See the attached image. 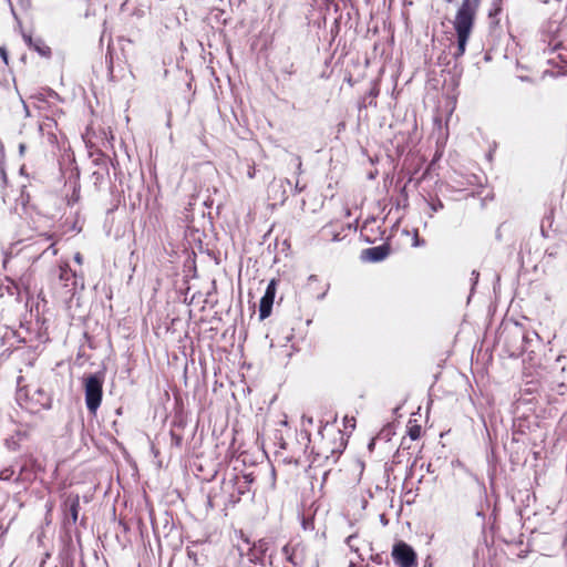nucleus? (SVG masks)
I'll use <instances>...</instances> for the list:
<instances>
[{
    "mask_svg": "<svg viewBox=\"0 0 567 567\" xmlns=\"http://www.w3.org/2000/svg\"><path fill=\"white\" fill-rule=\"evenodd\" d=\"M481 0H462L456 10L453 28L456 34V49L453 52L455 59L464 55L471 34L474 29Z\"/></svg>",
    "mask_w": 567,
    "mask_h": 567,
    "instance_id": "obj_1",
    "label": "nucleus"
},
{
    "mask_svg": "<svg viewBox=\"0 0 567 567\" xmlns=\"http://www.w3.org/2000/svg\"><path fill=\"white\" fill-rule=\"evenodd\" d=\"M346 449V442L341 430L334 426H323L319 431V439L311 445V453L318 461L336 462Z\"/></svg>",
    "mask_w": 567,
    "mask_h": 567,
    "instance_id": "obj_2",
    "label": "nucleus"
},
{
    "mask_svg": "<svg viewBox=\"0 0 567 567\" xmlns=\"http://www.w3.org/2000/svg\"><path fill=\"white\" fill-rule=\"evenodd\" d=\"M300 435L303 441L307 443L305 444H289L285 441L284 435L280 431H277L275 434V439L278 443L279 449L275 452V456L278 462H282L285 464H293L296 466L299 465V461L301 457V454L305 453L306 447L308 444L311 443L310 434L308 431H301Z\"/></svg>",
    "mask_w": 567,
    "mask_h": 567,
    "instance_id": "obj_3",
    "label": "nucleus"
},
{
    "mask_svg": "<svg viewBox=\"0 0 567 567\" xmlns=\"http://www.w3.org/2000/svg\"><path fill=\"white\" fill-rule=\"evenodd\" d=\"M542 42L544 44L542 50L545 53L557 52L560 61L567 63V24L558 25L555 31L544 33Z\"/></svg>",
    "mask_w": 567,
    "mask_h": 567,
    "instance_id": "obj_4",
    "label": "nucleus"
},
{
    "mask_svg": "<svg viewBox=\"0 0 567 567\" xmlns=\"http://www.w3.org/2000/svg\"><path fill=\"white\" fill-rule=\"evenodd\" d=\"M103 377L99 373L90 374L83 379L85 404L89 412L96 414L103 399Z\"/></svg>",
    "mask_w": 567,
    "mask_h": 567,
    "instance_id": "obj_5",
    "label": "nucleus"
},
{
    "mask_svg": "<svg viewBox=\"0 0 567 567\" xmlns=\"http://www.w3.org/2000/svg\"><path fill=\"white\" fill-rule=\"evenodd\" d=\"M285 557L284 567H306L309 561V551L302 543H288L282 548Z\"/></svg>",
    "mask_w": 567,
    "mask_h": 567,
    "instance_id": "obj_6",
    "label": "nucleus"
},
{
    "mask_svg": "<svg viewBox=\"0 0 567 567\" xmlns=\"http://www.w3.org/2000/svg\"><path fill=\"white\" fill-rule=\"evenodd\" d=\"M391 556L398 567H417L415 550L403 540H399L393 545Z\"/></svg>",
    "mask_w": 567,
    "mask_h": 567,
    "instance_id": "obj_7",
    "label": "nucleus"
},
{
    "mask_svg": "<svg viewBox=\"0 0 567 567\" xmlns=\"http://www.w3.org/2000/svg\"><path fill=\"white\" fill-rule=\"evenodd\" d=\"M22 395H24V399L21 405L30 412L35 413L50 408L51 398L45 391L41 389L35 390L31 396L29 395V391L27 389H20L19 400H22Z\"/></svg>",
    "mask_w": 567,
    "mask_h": 567,
    "instance_id": "obj_8",
    "label": "nucleus"
},
{
    "mask_svg": "<svg viewBox=\"0 0 567 567\" xmlns=\"http://www.w3.org/2000/svg\"><path fill=\"white\" fill-rule=\"evenodd\" d=\"M251 481L248 480V476H238L235 475L227 482H224L223 488L228 491L233 489L229 493V503L236 504L240 501L241 495L248 493L250 491Z\"/></svg>",
    "mask_w": 567,
    "mask_h": 567,
    "instance_id": "obj_9",
    "label": "nucleus"
},
{
    "mask_svg": "<svg viewBox=\"0 0 567 567\" xmlns=\"http://www.w3.org/2000/svg\"><path fill=\"white\" fill-rule=\"evenodd\" d=\"M352 231L350 225L341 223H330L323 227L322 234L327 240L342 241Z\"/></svg>",
    "mask_w": 567,
    "mask_h": 567,
    "instance_id": "obj_10",
    "label": "nucleus"
},
{
    "mask_svg": "<svg viewBox=\"0 0 567 567\" xmlns=\"http://www.w3.org/2000/svg\"><path fill=\"white\" fill-rule=\"evenodd\" d=\"M277 284H278L277 279H271L267 286L265 295L262 296V298L260 300L259 317L261 320L266 319L271 313V309H272V305H274V300H275V296H276V290H277Z\"/></svg>",
    "mask_w": 567,
    "mask_h": 567,
    "instance_id": "obj_11",
    "label": "nucleus"
},
{
    "mask_svg": "<svg viewBox=\"0 0 567 567\" xmlns=\"http://www.w3.org/2000/svg\"><path fill=\"white\" fill-rule=\"evenodd\" d=\"M62 511L68 523L75 524L80 512L79 494L71 493L66 495L62 504Z\"/></svg>",
    "mask_w": 567,
    "mask_h": 567,
    "instance_id": "obj_12",
    "label": "nucleus"
},
{
    "mask_svg": "<svg viewBox=\"0 0 567 567\" xmlns=\"http://www.w3.org/2000/svg\"><path fill=\"white\" fill-rule=\"evenodd\" d=\"M390 254L389 245H380L362 250V259L371 262H378L385 259Z\"/></svg>",
    "mask_w": 567,
    "mask_h": 567,
    "instance_id": "obj_13",
    "label": "nucleus"
},
{
    "mask_svg": "<svg viewBox=\"0 0 567 567\" xmlns=\"http://www.w3.org/2000/svg\"><path fill=\"white\" fill-rule=\"evenodd\" d=\"M76 274L70 267L66 261L59 265V279L63 282L64 287L75 288L76 286Z\"/></svg>",
    "mask_w": 567,
    "mask_h": 567,
    "instance_id": "obj_14",
    "label": "nucleus"
},
{
    "mask_svg": "<svg viewBox=\"0 0 567 567\" xmlns=\"http://www.w3.org/2000/svg\"><path fill=\"white\" fill-rule=\"evenodd\" d=\"M503 4L504 0H492L491 8L487 13L491 28H497L499 25V16L503 12Z\"/></svg>",
    "mask_w": 567,
    "mask_h": 567,
    "instance_id": "obj_15",
    "label": "nucleus"
},
{
    "mask_svg": "<svg viewBox=\"0 0 567 567\" xmlns=\"http://www.w3.org/2000/svg\"><path fill=\"white\" fill-rule=\"evenodd\" d=\"M505 337L506 339L508 338H513L515 340H518L520 341V343L518 346L515 347V349H513V351H511V355H517V354H520L523 351H524V347L522 344V341L525 339V334L522 333L520 330L516 329L514 331H511V332H507L505 334V331L502 333V337Z\"/></svg>",
    "mask_w": 567,
    "mask_h": 567,
    "instance_id": "obj_16",
    "label": "nucleus"
},
{
    "mask_svg": "<svg viewBox=\"0 0 567 567\" xmlns=\"http://www.w3.org/2000/svg\"><path fill=\"white\" fill-rule=\"evenodd\" d=\"M406 429H408V435L410 436L411 440L415 441L421 437L422 426L417 423V420L410 419L408 421Z\"/></svg>",
    "mask_w": 567,
    "mask_h": 567,
    "instance_id": "obj_17",
    "label": "nucleus"
},
{
    "mask_svg": "<svg viewBox=\"0 0 567 567\" xmlns=\"http://www.w3.org/2000/svg\"><path fill=\"white\" fill-rule=\"evenodd\" d=\"M4 289L8 295L20 298V286L18 282L7 278V285H1L0 290Z\"/></svg>",
    "mask_w": 567,
    "mask_h": 567,
    "instance_id": "obj_18",
    "label": "nucleus"
},
{
    "mask_svg": "<svg viewBox=\"0 0 567 567\" xmlns=\"http://www.w3.org/2000/svg\"><path fill=\"white\" fill-rule=\"evenodd\" d=\"M41 56L49 58L51 55V48L47 45L42 40H37L32 47Z\"/></svg>",
    "mask_w": 567,
    "mask_h": 567,
    "instance_id": "obj_19",
    "label": "nucleus"
},
{
    "mask_svg": "<svg viewBox=\"0 0 567 567\" xmlns=\"http://www.w3.org/2000/svg\"><path fill=\"white\" fill-rule=\"evenodd\" d=\"M4 446L11 451V452H16V451H19L20 447H21V442L18 441L16 437H14V434L10 435L9 437H7L4 440Z\"/></svg>",
    "mask_w": 567,
    "mask_h": 567,
    "instance_id": "obj_20",
    "label": "nucleus"
},
{
    "mask_svg": "<svg viewBox=\"0 0 567 567\" xmlns=\"http://www.w3.org/2000/svg\"><path fill=\"white\" fill-rule=\"evenodd\" d=\"M281 72L286 75H293L296 73V66L289 58H286L284 61V65L281 68Z\"/></svg>",
    "mask_w": 567,
    "mask_h": 567,
    "instance_id": "obj_21",
    "label": "nucleus"
},
{
    "mask_svg": "<svg viewBox=\"0 0 567 567\" xmlns=\"http://www.w3.org/2000/svg\"><path fill=\"white\" fill-rule=\"evenodd\" d=\"M14 474L12 466L4 467L0 471V481H10Z\"/></svg>",
    "mask_w": 567,
    "mask_h": 567,
    "instance_id": "obj_22",
    "label": "nucleus"
},
{
    "mask_svg": "<svg viewBox=\"0 0 567 567\" xmlns=\"http://www.w3.org/2000/svg\"><path fill=\"white\" fill-rule=\"evenodd\" d=\"M358 535L357 534H352L350 536L347 537L346 539V543L347 545L355 553L359 551V548L355 546V539H357Z\"/></svg>",
    "mask_w": 567,
    "mask_h": 567,
    "instance_id": "obj_23",
    "label": "nucleus"
},
{
    "mask_svg": "<svg viewBox=\"0 0 567 567\" xmlns=\"http://www.w3.org/2000/svg\"><path fill=\"white\" fill-rule=\"evenodd\" d=\"M13 434L21 443L29 437V432L27 430H17Z\"/></svg>",
    "mask_w": 567,
    "mask_h": 567,
    "instance_id": "obj_24",
    "label": "nucleus"
},
{
    "mask_svg": "<svg viewBox=\"0 0 567 567\" xmlns=\"http://www.w3.org/2000/svg\"><path fill=\"white\" fill-rule=\"evenodd\" d=\"M171 440H172V443H173L176 447H181V446H182V443H183V437H182V435L176 434L175 432L171 431Z\"/></svg>",
    "mask_w": 567,
    "mask_h": 567,
    "instance_id": "obj_25",
    "label": "nucleus"
},
{
    "mask_svg": "<svg viewBox=\"0 0 567 567\" xmlns=\"http://www.w3.org/2000/svg\"><path fill=\"white\" fill-rule=\"evenodd\" d=\"M107 161H109V158L102 154V155H101V157H100V158H96L94 162H95L96 164H101V165L103 166V168H104V172H105L106 174H109Z\"/></svg>",
    "mask_w": 567,
    "mask_h": 567,
    "instance_id": "obj_26",
    "label": "nucleus"
},
{
    "mask_svg": "<svg viewBox=\"0 0 567 567\" xmlns=\"http://www.w3.org/2000/svg\"><path fill=\"white\" fill-rule=\"evenodd\" d=\"M247 176L250 179L255 178V176H256V165H255V163H251V164L248 165Z\"/></svg>",
    "mask_w": 567,
    "mask_h": 567,
    "instance_id": "obj_27",
    "label": "nucleus"
},
{
    "mask_svg": "<svg viewBox=\"0 0 567 567\" xmlns=\"http://www.w3.org/2000/svg\"><path fill=\"white\" fill-rule=\"evenodd\" d=\"M443 207H444V204L440 199L431 203V208L433 212H437L439 209H442Z\"/></svg>",
    "mask_w": 567,
    "mask_h": 567,
    "instance_id": "obj_28",
    "label": "nucleus"
},
{
    "mask_svg": "<svg viewBox=\"0 0 567 567\" xmlns=\"http://www.w3.org/2000/svg\"><path fill=\"white\" fill-rule=\"evenodd\" d=\"M0 55H1L2 60H3V62L6 64H8L9 63V55H8V51H7V49L4 47L0 48Z\"/></svg>",
    "mask_w": 567,
    "mask_h": 567,
    "instance_id": "obj_29",
    "label": "nucleus"
},
{
    "mask_svg": "<svg viewBox=\"0 0 567 567\" xmlns=\"http://www.w3.org/2000/svg\"><path fill=\"white\" fill-rule=\"evenodd\" d=\"M23 39H24V41L27 42V44H28L30 48H32V47H33V44H34V42H35V41H33V39H32V37H31V35H29V34H23Z\"/></svg>",
    "mask_w": 567,
    "mask_h": 567,
    "instance_id": "obj_30",
    "label": "nucleus"
},
{
    "mask_svg": "<svg viewBox=\"0 0 567 567\" xmlns=\"http://www.w3.org/2000/svg\"><path fill=\"white\" fill-rule=\"evenodd\" d=\"M74 261L79 265H82L83 264V256L81 252H75L74 255Z\"/></svg>",
    "mask_w": 567,
    "mask_h": 567,
    "instance_id": "obj_31",
    "label": "nucleus"
},
{
    "mask_svg": "<svg viewBox=\"0 0 567 567\" xmlns=\"http://www.w3.org/2000/svg\"><path fill=\"white\" fill-rule=\"evenodd\" d=\"M370 96L372 97H377L379 95V87L378 86H373L371 90H370Z\"/></svg>",
    "mask_w": 567,
    "mask_h": 567,
    "instance_id": "obj_32",
    "label": "nucleus"
},
{
    "mask_svg": "<svg viewBox=\"0 0 567 567\" xmlns=\"http://www.w3.org/2000/svg\"><path fill=\"white\" fill-rule=\"evenodd\" d=\"M240 567H255V566H252V565H251V560H250V559H247V561H245V560L241 558Z\"/></svg>",
    "mask_w": 567,
    "mask_h": 567,
    "instance_id": "obj_33",
    "label": "nucleus"
},
{
    "mask_svg": "<svg viewBox=\"0 0 567 567\" xmlns=\"http://www.w3.org/2000/svg\"><path fill=\"white\" fill-rule=\"evenodd\" d=\"M302 421H303V422H308L309 424H311V423H312V417H311V416H309V417L303 416V417H302Z\"/></svg>",
    "mask_w": 567,
    "mask_h": 567,
    "instance_id": "obj_34",
    "label": "nucleus"
},
{
    "mask_svg": "<svg viewBox=\"0 0 567 567\" xmlns=\"http://www.w3.org/2000/svg\"><path fill=\"white\" fill-rule=\"evenodd\" d=\"M50 248H52V251H53V254H54V255L58 252V250L54 248V244H52V245L50 246Z\"/></svg>",
    "mask_w": 567,
    "mask_h": 567,
    "instance_id": "obj_35",
    "label": "nucleus"
},
{
    "mask_svg": "<svg viewBox=\"0 0 567 567\" xmlns=\"http://www.w3.org/2000/svg\"><path fill=\"white\" fill-rule=\"evenodd\" d=\"M2 159H3V153L0 152V163L2 162Z\"/></svg>",
    "mask_w": 567,
    "mask_h": 567,
    "instance_id": "obj_36",
    "label": "nucleus"
},
{
    "mask_svg": "<svg viewBox=\"0 0 567 567\" xmlns=\"http://www.w3.org/2000/svg\"><path fill=\"white\" fill-rule=\"evenodd\" d=\"M285 194H286V190H285V189H282V196H284L282 200H285V199H286Z\"/></svg>",
    "mask_w": 567,
    "mask_h": 567,
    "instance_id": "obj_37",
    "label": "nucleus"
},
{
    "mask_svg": "<svg viewBox=\"0 0 567 567\" xmlns=\"http://www.w3.org/2000/svg\"><path fill=\"white\" fill-rule=\"evenodd\" d=\"M446 2H452L453 0H445Z\"/></svg>",
    "mask_w": 567,
    "mask_h": 567,
    "instance_id": "obj_38",
    "label": "nucleus"
}]
</instances>
